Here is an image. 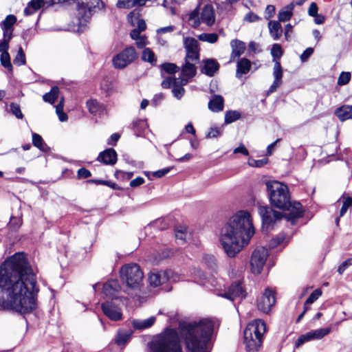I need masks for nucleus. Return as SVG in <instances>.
<instances>
[{"mask_svg": "<svg viewBox=\"0 0 352 352\" xmlns=\"http://www.w3.org/2000/svg\"><path fill=\"white\" fill-rule=\"evenodd\" d=\"M39 287L23 252H16L0 266V307L20 314L36 309Z\"/></svg>", "mask_w": 352, "mask_h": 352, "instance_id": "1", "label": "nucleus"}, {"mask_svg": "<svg viewBox=\"0 0 352 352\" xmlns=\"http://www.w3.org/2000/svg\"><path fill=\"white\" fill-rule=\"evenodd\" d=\"M254 234L250 213L241 210L233 215L222 228L220 242L228 256L234 257L248 244Z\"/></svg>", "mask_w": 352, "mask_h": 352, "instance_id": "2", "label": "nucleus"}, {"mask_svg": "<svg viewBox=\"0 0 352 352\" xmlns=\"http://www.w3.org/2000/svg\"><path fill=\"white\" fill-rule=\"evenodd\" d=\"M179 329L189 352H210L208 343L214 329L211 320L204 318L199 322L181 323Z\"/></svg>", "mask_w": 352, "mask_h": 352, "instance_id": "3", "label": "nucleus"}, {"mask_svg": "<svg viewBox=\"0 0 352 352\" xmlns=\"http://www.w3.org/2000/svg\"><path fill=\"white\" fill-rule=\"evenodd\" d=\"M266 188L271 204L279 209L289 210L285 214V219L292 225L295 224L302 216V206L299 202L292 203L288 187L277 181H270L266 183Z\"/></svg>", "mask_w": 352, "mask_h": 352, "instance_id": "4", "label": "nucleus"}, {"mask_svg": "<svg viewBox=\"0 0 352 352\" xmlns=\"http://www.w3.org/2000/svg\"><path fill=\"white\" fill-rule=\"evenodd\" d=\"M266 331L265 322L261 319L250 322L243 331V343L248 352H258L262 346Z\"/></svg>", "mask_w": 352, "mask_h": 352, "instance_id": "5", "label": "nucleus"}, {"mask_svg": "<svg viewBox=\"0 0 352 352\" xmlns=\"http://www.w3.org/2000/svg\"><path fill=\"white\" fill-rule=\"evenodd\" d=\"M150 352H182L177 330L167 328L155 337L150 344Z\"/></svg>", "mask_w": 352, "mask_h": 352, "instance_id": "6", "label": "nucleus"}, {"mask_svg": "<svg viewBox=\"0 0 352 352\" xmlns=\"http://www.w3.org/2000/svg\"><path fill=\"white\" fill-rule=\"evenodd\" d=\"M120 278L127 287L138 289L143 280L144 274L140 267L136 263H129L122 266L120 271Z\"/></svg>", "mask_w": 352, "mask_h": 352, "instance_id": "7", "label": "nucleus"}, {"mask_svg": "<svg viewBox=\"0 0 352 352\" xmlns=\"http://www.w3.org/2000/svg\"><path fill=\"white\" fill-rule=\"evenodd\" d=\"M258 212L262 219V230L267 232L273 229L274 224L280 221L283 217L285 218L282 212L274 210L267 206H259Z\"/></svg>", "mask_w": 352, "mask_h": 352, "instance_id": "8", "label": "nucleus"}, {"mask_svg": "<svg viewBox=\"0 0 352 352\" xmlns=\"http://www.w3.org/2000/svg\"><path fill=\"white\" fill-rule=\"evenodd\" d=\"M138 58L134 47H129L113 58V65L116 69H124Z\"/></svg>", "mask_w": 352, "mask_h": 352, "instance_id": "9", "label": "nucleus"}, {"mask_svg": "<svg viewBox=\"0 0 352 352\" xmlns=\"http://www.w3.org/2000/svg\"><path fill=\"white\" fill-rule=\"evenodd\" d=\"M268 255V250L264 247L257 248L254 250L250 258L252 273L258 274L261 272Z\"/></svg>", "mask_w": 352, "mask_h": 352, "instance_id": "10", "label": "nucleus"}, {"mask_svg": "<svg viewBox=\"0 0 352 352\" xmlns=\"http://www.w3.org/2000/svg\"><path fill=\"white\" fill-rule=\"evenodd\" d=\"M188 83L186 78H175L168 77L162 82V87L164 89L172 87V93L177 99H180L184 94L185 89L183 86Z\"/></svg>", "mask_w": 352, "mask_h": 352, "instance_id": "11", "label": "nucleus"}, {"mask_svg": "<svg viewBox=\"0 0 352 352\" xmlns=\"http://www.w3.org/2000/svg\"><path fill=\"white\" fill-rule=\"evenodd\" d=\"M275 302V292L270 288H266L263 294L257 299V307L260 311L267 314Z\"/></svg>", "mask_w": 352, "mask_h": 352, "instance_id": "12", "label": "nucleus"}, {"mask_svg": "<svg viewBox=\"0 0 352 352\" xmlns=\"http://www.w3.org/2000/svg\"><path fill=\"white\" fill-rule=\"evenodd\" d=\"M219 296L227 298L231 301L236 298H244L246 296V292L240 281L231 284L226 291L219 293Z\"/></svg>", "mask_w": 352, "mask_h": 352, "instance_id": "13", "label": "nucleus"}, {"mask_svg": "<svg viewBox=\"0 0 352 352\" xmlns=\"http://www.w3.org/2000/svg\"><path fill=\"white\" fill-rule=\"evenodd\" d=\"M172 275L173 272L169 270L165 271L153 270L149 274L148 280L151 286L157 287L168 282Z\"/></svg>", "mask_w": 352, "mask_h": 352, "instance_id": "14", "label": "nucleus"}, {"mask_svg": "<svg viewBox=\"0 0 352 352\" xmlns=\"http://www.w3.org/2000/svg\"><path fill=\"white\" fill-rule=\"evenodd\" d=\"M101 309L105 316L113 321L120 320L122 318L121 309L111 301H106L101 305Z\"/></svg>", "mask_w": 352, "mask_h": 352, "instance_id": "15", "label": "nucleus"}, {"mask_svg": "<svg viewBox=\"0 0 352 352\" xmlns=\"http://www.w3.org/2000/svg\"><path fill=\"white\" fill-rule=\"evenodd\" d=\"M118 155L116 151L111 148H107L100 152L97 160L105 165H113L116 163Z\"/></svg>", "mask_w": 352, "mask_h": 352, "instance_id": "16", "label": "nucleus"}, {"mask_svg": "<svg viewBox=\"0 0 352 352\" xmlns=\"http://www.w3.org/2000/svg\"><path fill=\"white\" fill-rule=\"evenodd\" d=\"M273 76L274 77V80L267 91L268 94L276 91L283 82V69L280 63L278 61H276L274 64L273 69Z\"/></svg>", "mask_w": 352, "mask_h": 352, "instance_id": "17", "label": "nucleus"}, {"mask_svg": "<svg viewBox=\"0 0 352 352\" xmlns=\"http://www.w3.org/2000/svg\"><path fill=\"white\" fill-rule=\"evenodd\" d=\"M16 17L13 14L8 15L1 23L0 26L3 30V35L5 37H12L14 25L16 23Z\"/></svg>", "mask_w": 352, "mask_h": 352, "instance_id": "18", "label": "nucleus"}, {"mask_svg": "<svg viewBox=\"0 0 352 352\" xmlns=\"http://www.w3.org/2000/svg\"><path fill=\"white\" fill-rule=\"evenodd\" d=\"M120 289V284L117 280H109L104 283L102 287L103 294L109 298H116Z\"/></svg>", "mask_w": 352, "mask_h": 352, "instance_id": "19", "label": "nucleus"}, {"mask_svg": "<svg viewBox=\"0 0 352 352\" xmlns=\"http://www.w3.org/2000/svg\"><path fill=\"white\" fill-rule=\"evenodd\" d=\"M200 19L202 23L207 25H212L215 21V15L214 10L210 5H206L201 10Z\"/></svg>", "mask_w": 352, "mask_h": 352, "instance_id": "20", "label": "nucleus"}, {"mask_svg": "<svg viewBox=\"0 0 352 352\" xmlns=\"http://www.w3.org/2000/svg\"><path fill=\"white\" fill-rule=\"evenodd\" d=\"M219 69V64L214 59H207L204 62L201 72L208 76H212Z\"/></svg>", "mask_w": 352, "mask_h": 352, "instance_id": "21", "label": "nucleus"}, {"mask_svg": "<svg viewBox=\"0 0 352 352\" xmlns=\"http://www.w3.org/2000/svg\"><path fill=\"white\" fill-rule=\"evenodd\" d=\"M132 333L131 330L119 329L114 338L115 343L120 346H124L130 340Z\"/></svg>", "mask_w": 352, "mask_h": 352, "instance_id": "22", "label": "nucleus"}, {"mask_svg": "<svg viewBox=\"0 0 352 352\" xmlns=\"http://www.w3.org/2000/svg\"><path fill=\"white\" fill-rule=\"evenodd\" d=\"M196 63L189 62L185 60V64L182 67V78H186L188 80L190 78L194 77L197 72L196 67L195 66Z\"/></svg>", "mask_w": 352, "mask_h": 352, "instance_id": "23", "label": "nucleus"}, {"mask_svg": "<svg viewBox=\"0 0 352 352\" xmlns=\"http://www.w3.org/2000/svg\"><path fill=\"white\" fill-rule=\"evenodd\" d=\"M156 318L155 316L144 320H133L132 324L134 329L138 330H143L151 327L155 322Z\"/></svg>", "mask_w": 352, "mask_h": 352, "instance_id": "24", "label": "nucleus"}, {"mask_svg": "<svg viewBox=\"0 0 352 352\" xmlns=\"http://www.w3.org/2000/svg\"><path fill=\"white\" fill-rule=\"evenodd\" d=\"M251 68V62L247 58L240 59L236 65V76L241 78L242 75L248 73Z\"/></svg>", "mask_w": 352, "mask_h": 352, "instance_id": "25", "label": "nucleus"}, {"mask_svg": "<svg viewBox=\"0 0 352 352\" xmlns=\"http://www.w3.org/2000/svg\"><path fill=\"white\" fill-rule=\"evenodd\" d=\"M232 47V58L239 57L245 50V43L243 41L235 39L230 43Z\"/></svg>", "mask_w": 352, "mask_h": 352, "instance_id": "26", "label": "nucleus"}, {"mask_svg": "<svg viewBox=\"0 0 352 352\" xmlns=\"http://www.w3.org/2000/svg\"><path fill=\"white\" fill-rule=\"evenodd\" d=\"M330 332V327L322 328L307 332V336L310 341L312 340H320L328 335Z\"/></svg>", "mask_w": 352, "mask_h": 352, "instance_id": "27", "label": "nucleus"}, {"mask_svg": "<svg viewBox=\"0 0 352 352\" xmlns=\"http://www.w3.org/2000/svg\"><path fill=\"white\" fill-rule=\"evenodd\" d=\"M269 30L271 36L274 40H277L282 34L283 30L279 22L270 21L268 23Z\"/></svg>", "mask_w": 352, "mask_h": 352, "instance_id": "28", "label": "nucleus"}, {"mask_svg": "<svg viewBox=\"0 0 352 352\" xmlns=\"http://www.w3.org/2000/svg\"><path fill=\"white\" fill-rule=\"evenodd\" d=\"M294 8V4L291 3L280 10L278 12V20L283 22L289 21L292 16Z\"/></svg>", "mask_w": 352, "mask_h": 352, "instance_id": "29", "label": "nucleus"}, {"mask_svg": "<svg viewBox=\"0 0 352 352\" xmlns=\"http://www.w3.org/2000/svg\"><path fill=\"white\" fill-rule=\"evenodd\" d=\"M32 144L43 152L50 151V148L43 142V138L37 133H34L32 134Z\"/></svg>", "mask_w": 352, "mask_h": 352, "instance_id": "30", "label": "nucleus"}, {"mask_svg": "<svg viewBox=\"0 0 352 352\" xmlns=\"http://www.w3.org/2000/svg\"><path fill=\"white\" fill-rule=\"evenodd\" d=\"M224 107V100L222 96L215 95L208 102L210 110H223Z\"/></svg>", "mask_w": 352, "mask_h": 352, "instance_id": "31", "label": "nucleus"}, {"mask_svg": "<svg viewBox=\"0 0 352 352\" xmlns=\"http://www.w3.org/2000/svg\"><path fill=\"white\" fill-rule=\"evenodd\" d=\"M133 129L137 136H140L144 130L148 127L145 119H138L133 122Z\"/></svg>", "mask_w": 352, "mask_h": 352, "instance_id": "32", "label": "nucleus"}, {"mask_svg": "<svg viewBox=\"0 0 352 352\" xmlns=\"http://www.w3.org/2000/svg\"><path fill=\"white\" fill-rule=\"evenodd\" d=\"M143 61L148 62L154 65L157 63V58L155 53L150 48H144L142 54Z\"/></svg>", "mask_w": 352, "mask_h": 352, "instance_id": "33", "label": "nucleus"}, {"mask_svg": "<svg viewBox=\"0 0 352 352\" xmlns=\"http://www.w3.org/2000/svg\"><path fill=\"white\" fill-rule=\"evenodd\" d=\"M184 45L186 51H199L198 42L192 37L184 38Z\"/></svg>", "mask_w": 352, "mask_h": 352, "instance_id": "34", "label": "nucleus"}, {"mask_svg": "<svg viewBox=\"0 0 352 352\" xmlns=\"http://www.w3.org/2000/svg\"><path fill=\"white\" fill-rule=\"evenodd\" d=\"M59 94V89L58 87H53L50 91L46 93L43 96V100L45 102H49L50 104L54 103L56 100L57 99Z\"/></svg>", "mask_w": 352, "mask_h": 352, "instance_id": "35", "label": "nucleus"}, {"mask_svg": "<svg viewBox=\"0 0 352 352\" xmlns=\"http://www.w3.org/2000/svg\"><path fill=\"white\" fill-rule=\"evenodd\" d=\"M223 131V124L221 126H217L215 125L210 126L208 132L206 134V138H217L221 137Z\"/></svg>", "mask_w": 352, "mask_h": 352, "instance_id": "36", "label": "nucleus"}, {"mask_svg": "<svg viewBox=\"0 0 352 352\" xmlns=\"http://www.w3.org/2000/svg\"><path fill=\"white\" fill-rule=\"evenodd\" d=\"M175 232L176 240L181 244L184 243L187 234L186 227L184 226H177L175 230Z\"/></svg>", "mask_w": 352, "mask_h": 352, "instance_id": "37", "label": "nucleus"}, {"mask_svg": "<svg viewBox=\"0 0 352 352\" xmlns=\"http://www.w3.org/2000/svg\"><path fill=\"white\" fill-rule=\"evenodd\" d=\"M197 38L201 41L213 44L217 42L219 36L216 33H202Z\"/></svg>", "mask_w": 352, "mask_h": 352, "instance_id": "38", "label": "nucleus"}, {"mask_svg": "<svg viewBox=\"0 0 352 352\" xmlns=\"http://www.w3.org/2000/svg\"><path fill=\"white\" fill-rule=\"evenodd\" d=\"M203 261L206 265L212 272L217 270V264L216 259L213 255L206 254L203 256Z\"/></svg>", "mask_w": 352, "mask_h": 352, "instance_id": "39", "label": "nucleus"}, {"mask_svg": "<svg viewBox=\"0 0 352 352\" xmlns=\"http://www.w3.org/2000/svg\"><path fill=\"white\" fill-rule=\"evenodd\" d=\"M23 223L22 218L21 217H14L11 216L10 219V221L8 223V226L10 229L16 231L21 226Z\"/></svg>", "mask_w": 352, "mask_h": 352, "instance_id": "40", "label": "nucleus"}, {"mask_svg": "<svg viewBox=\"0 0 352 352\" xmlns=\"http://www.w3.org/2000/svg\"><path fill=\"white\" fill-rule=\"evenodd\" d=\"M88 183L95 184L97 185H104L111 188L113 190L120 189L118 184L116 183L111 182V181L102 180V179H89L87 181Z\"/></svg>", "mask_w": 352, "mask_h": 352, "instance_id": "41", "label": "nucleus"}, {"mask_svg": "<svg viewBox=\"0 0 352 352\" xmlns=\"http://www.w3.org/2000/svg\"><path fill=\"white\" fill-rule=\"evenodd\" d=\"M0 61L1 65L9 71L12 70V65L10 62V56L8 52H3L1 54Z\"/></svg>", "mask_w": 352, "mask_h": 352, "instance_id": "42", "label": "nucleus"}, {"mask_svg": "<svg viewBox=\"0 0 352 352\" xmlns=\"http://www.w3.org/2000/svg\"><path fill=\"white\" fill-rule=\"evenodd\" d=\"M162 69L169 74H174L179 70V67L170 63H166L161 65Z\"/></svg>", "mask_w": 352, "mask_h": 352, "instance_id": "43", "label": "nucleus"}, {"mask_svg": "<svg viewBox=\"0 0 352 352\" xmlns=\"http://www.w3.org/2000/svg\"><path fill=\"white\" fill-rule=\"evenodd\" d=\"M241 117L239 111H226L225 115V124H230Z\"/></svg>", "mask_w": 352, "mask_h": 352, "instance_id": "44", "label": "nucleus"}, {"mask_svg": "<svg viewBox=\"0 0 352 352\" xmlns=\"http://www.w3.org/2000/svg\"><path fill=\"white\" fill-rule=\"evenodd\" d=\"M13 62L14 65L18 66L23 65L25 64V55L21 47H19L17 54Z\"/></svg>", "mask_w": 352, "mask_h": 352, "instance_id": "45", "label": "nucleus"}, {"mask_svg": "<svg viewBox=\"0 0 352 352\" xmlns=\"http://www.w3.org/2000/svg\"><path fill=\"white\" fill-rule=\"evenodd\" d=\"M186 57L185 60L192 62V63H198L199 60V51H186Z\"/></svg>", "mask_w": 352, "mask_h": 352, "instance_id": "46", "label": "nucleus"}, {"mask_svg": "<svg viewBox=\"0 0 352 352\" xmlns=\"http://www.w3.org/2000/svg\"><path fill=\"white\" fill-rule=\"evenodd\" d=\"M351 73L348 72H342L338 78V85L340 86L345 85L349 83L351 80Z\"/></svg>", "mask_w": 352, "mask_h": 352, "instance_id": "47", "label": "nucleus"}, {"mask_svg": "<svg viewBox=\"0 0 352 352\" xmlns=\"http://www.w3.org/2000/svg\"><path fill=\"white\" fill-rule=\"evenodd\" d=\"M285 239V234L284 233L278 234L277 236H276L274 238H273L271 240V241L270 243V248L272 249V248L277 247L278 245H279L280 244L283 243Z\"/></svg>", "mask_w": 352, "mask_h": 352, "instance_id": "48", "label": "nucleus"}, {"mask_svg": "<svg viewBox=\"0 0 352 352\" xmlns=\"http://www.w3.org/2000/svg\"><path fill=\"white\" fill-rule=\"evenodd\" d=\"M268 162V159L267 157H264L261 160H254L252 158H250L248 160V164L250 166L253 167H263L264 165H265Z\"/></svg>", "mask_w": 352, "mask_h": 352, "instance_id": "49", "label": "nucleus"}, {"mask_svg": "<svg viewBox=\"0 0 352 352\" xmlns=\"http://www.w3.org/2000/svg\"><path fill=\"white\" fill-rule=\"evenodd\" d=\"M352 206V198L346 197L342 204V206L340 210V217H343L346 212L348 208Z\"/></svg>", "mask_w": 352, "mask_h": 352, "instance_id": "50", "label": "nucleus"}, {"mask_svg": "<svg viewBox=\"0 0 352 352\" xmlns=\"http://www.w3.org/2000/svg\"><path fill=\"white\" fill-rule=\"evenodd\" d=\"M322 295L320 289H315L307 298L306 304H312Z\"/></svg>", "mask_w": 352, "mask_h": 352, "instance_id": "51", "label": "nucleus"}, {"mask_svg": "<svg viewBox=\"0 0 352 352\" xmlns=\"http://www.w3.org/2000/svg\"><path fill=\"white\" fill-rule=\"evenodd\" d=\"M334 114L341 122L352 118V111H334Z\"/></svg>", "mask_w": 352, "mask_h": 352, "instance_id": "52", "label": "nucleus"}, {"mask_svg": "<svg viewBox=\"0 0 352 352\" xmlns=\"http://www.w3.org/2000/svg\"><path fill=\"white\" fill-rule=\"evenodd\" d=\"M116 6L118 8L129 9L133 7V0H118Z\"/></svg>", "mask_w": 352, "mask_h": 352, "instance_id": "53", "label": "nucleus"}, {"mask_svg": "<svg viewBox=\"0 0 352 352\" xmlns=\"http://www.w3.org/2000/svg\"><path fill=\"white\" fill-rule=\"evenodd\" d=\"M12 37H5L3 36V39L0 40V52L3 53V52H8L9 48V42L12 39Z\"/></svg>", "mask_w": 352, "mask_h": 352, "instance_id": "54", "label": "nucleus"}, {"mask_svg": "<svg viewBox=\"0 0 352 352\" xmlns=\"http://www.w3.org/2000/svg\"><path fill=\"white\" fill-rule=\"evenodd\" d=\"M271 53L273 57L280 58L283 54L280 45L279 44H274L271 50Z\"/></svg>", "mask_w": 352, "mask_h": 352, "instance_id": "55", "label": "nucleus"}, {"mask_svg": "<svg viewBox=\"0 0 352 352\" xmlns=\"http://www.w3.org/2000/svg\"><path fill=\"white\" fill-rule=\"evenodd\" d=\"M314 50L312 47L307 48L300 55V58L302 63L307 61L309 57L313 54Z\"/></svg>", "mask_w": 352, "mask_h": 352, "instance_id": "56", "label": "nucleus"}, {"mask_svg": "<svg viewBox=\"0 0 352 352\" xmlns=\"http://www.w3.org/2000/svg\"><path fill=\"white\" fill-rule=\"evenodd\" d=\"M173 167H166L153 173V175L155 177L161 178L168 174Z\"/></svg>", "mask_w": 352, "mask_h": 352, "instance_id": "57", "label": "nucleus"}, {"mask_svg": "<svg viewBox=\"0 0 352 352\" xmlns=\"http://www.w3.org/2000/svg\"><path fill=\"white\" fill-rule=\"evenodd\" d=\"M352 265V258H349L342 263L338 269V272L341 275L347 269V267Z\"/></svg>", "mask_w": 352, "mask_h": 352, "instance_id": "58", "label": "nucleus"}, {"mask_svg": "<svg viewBox=\"0 0 352 352\" xmlns=\"http://www.w3.org/2000/svg\"><path fill=\"white\" fill-rule=\"evenodd\" d=\"M77 176H78V178H79V179H81V178L86 179V178H89V177H91V173L88 169H87L85 168H81L78 170Z\"/></svg>", "mask_w": 352, "mask_h": 352, "instance_id": "59", "label": "nucleus"}, {"mask_svg": "<svg viewBox=\"0 0 352 352\" xmlns=\"http://www.w3.org/2000/svg\"><path fill=\"white\" fill-rule=\"evenodd\" d=\"M30 6L32 8L33 11H36L44 6V0H32L29 2Z\"/></svg>", "mask_w": 352, "mask_h": 352, "instance_id": "60", "label": "nucleus"}, {"mask_svg": "<svg viewBox=\"0 0 352 352\" xmlns=\"http://www.w3.org/2000/svg\"><path fill=\"white\" fill-rule=\"evenodd\" d=\"M260 19L261 18L257 14L252 12H248L244 17V20L249 23L256 22Z\"/></svg>", "mask_w": 352, "mask_h": 352, "instance_id": "61", "label": "nucleus"}, {"mask_svg": "<svg viewBox=\"0 0 352 352\" xmlns=\"http://www.w3.org/2000/svg\"><path fill=\"white\" fill-rule=\"evenodd\" d=\"M86 104L88 110H92L93 109H102L96 100L90 99L87 100Z\"/></svg>", "mask_w": 352, "mask_h": 352, "instance_id": "62", "label": "nucleus"}, {"mask_svg": "<svg viewBox=\"0 0 352 352\" xmlns=\"http://www.w3.org/2000/svg\"><path fill=\"white\" fill-rule=\"evenodd\" d=\"M164 96L162 94H155L151 100V106L156 108L160 103L163 100Z\"/></svg>", "mask_w": 352, "mask_h": 352, "instance_id": "63", "label": "nucleus"}, {"mask_svg": "<svg viewBox=\"0 0 352 352\" xmlns=\"http://www.w3.org/2000/svg\"><path fill=\"white\" fill-rule=\"evenodd\" d=\"M310 341L309 338L307 336V333L301 335L298 337L297 340L296 341L295 346L296 347H299L302 345L304 343Z\"/></svg>", "mask_w": 352, "mask_h": 352, "instance_id": "64", "label": "nucleus"}]
</instances>
